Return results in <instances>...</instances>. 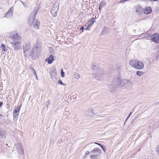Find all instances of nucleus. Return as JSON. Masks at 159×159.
Returning <instances> with one entry per match:
<instances>
[{
	"label": "nucleus",
	"mask_w": 159,
	"mask_h": 159,
	"mask_svg": "<svg viewBox=\"0 0 159 159\" xmlns=\"http://www.w3.org/2000/svg\"><path fill=\"white\" fill-rule=\"evenodd\" d=\"M92 68L93 69V77L97 80H100L104 74L103 70L98 68L96 65H93Z\"/></svg>",
	"instance_id": "obj_1"
},
{
	"label": "nucleus",
	"mask_w": 159,
	"mask_h": 159,
	"mask_svg": "<svg viewBox=\"0 0 159 159\" xmlns=\"http://www.w3.org/2000/svg\"><path fill=\"white\" fill-rule=\"evenodd\" d=\"M41 49L39 44L36 43L33 46V50L31 51L29 54L32 59L35 60L37 58V57L40 54Z\"/></svg>",
	"instance_id": "obj_2"
},
{
	"label": "nucleus",
	"mask_w": 159,
	"mask_h": 159,
	"mask_svg": "<svg viewBox=\"0 0 159 159\" xmlns=\"http://www.w3.org/2000/svg\"><path fill=\"white\" fill-rule=\"evenodd\" d=\"M113 81L115 84L112 87L114 90L116 89L118 87H122L125 85V80H122L119 76L116 77Z\"/></svg>",
	"instance_id": "obj_3"
},
{
	"label": "nucleus",
	"mask_w": 159,
	"mask_h": 159,
	"mask_svg": "<svg viewBox=\"0 0 159 159\" xmlns=\"http://www.w3.org/2000/svg\"><path fill=\"white\" fill-rule=\"evenodd\" d=\"M10 38L11 39V43H21V37L18 33H11L10 35Z\"/></svg>",
	"instance_id": "obj_4"
},
{
	"label": "nucleus",
	"mask_w": 159,
	"mask_h": 159,
	"mask_svg": "<svg viewBox=\"0 0 159 159\" xmlns=\"http://www.w3.org/2000/svg\"><path fill=\"white\" fill-rule=\"evenodd\" d=\"M31 46L30 43L29 41L26 42L25 44L23 46V52L24 55L25 57H26L28 53V51L31 48Z\"/></svg>",
	"instance_id": "obj_5"
},
{
	"label": "nucleus",
	"mask_w": 159,
	"mask_h": 159,
	"mask_svg": "<svg viewBox=\"0 0 159 159\" xmlns=\"http://www.w3.org/2000/svg\"><path fill=\"white\" fill-rule=\"evenodd\" d=\"M59 3L57 2H55L53 6L51 13L52 16L55 17L57 15V12L58 10Z\"/></svg>",
	"instance_id": "obj_6"
},
{
	"label": "nucleus",
	"mask_w": 159,
	"mask_h": 159,
	"mask_svg": "<svg viewBox=\"0 0 159 159\" xmlns=\"http://www.w3.org/2000/svg\"><path fill=\"white\" fill-rule=\"evenodd\" d=\"M151 40L157 43H159V34L155 33L151 35L150 37Z\"/></svg>",
	"instance_id": "obj_7"
},
{
	"label": "nucleus",
	"mask_w": 159,
	"mask_h": 159,
	"mask_svg": "<svg viewBox=\"0 0 159 159\" xmlns=\"http://www.w3.org/2000/svg\"><path fill=\"white\" fill-rule=\"evenodd\" d=\"M136 13L138 14H142L143 12V9L139 5H137L134 7Z\"/></svg>",
	"instance_id": "obj_8"
},
{
	"label": "nucleus",
	"mask_w": 159,
	"mask_h": 159,
	"mask_svg": "<svg viewBox=\"0 0 159 159\" xmlns=\"http://www.w3.org/2000/svg\"><path fill=\"white\" fill-rule=\"evenodd\" d=\"M14 8L13 7H11L9 11L5 15V17L7 18H9L12 17L13 15Z\"/></svg>",
	"instance_id": "obj_9"
},
{
	"label": "nucleus",
	"mask_w": 159,
	"mask_h": 159,
	"mask_svg": "<svg viewBox=\"0 0 159 159\" xmlns=\"http://www.w3.org/2000/svg\"><path fill=\"white\" fill-rule=\"evenodd\" d=\"M21 43H11L15 51H17L20 48V44Z\"/></svg>",
	"instance_id": "obj_10"
},
{
	"label": "nucleus",
	"mask_w": 159,
	"mask_h": 159,
	"mask_svg": "<svg viewBox=\"0 0 159 159\" xmlns=\"http://www.w3.org/2000/svg\"><path fill=\"white\" fill-rule=\"evenodd\" d=\"M144 66L143 63L141 61L137 60L136 69L139 70L143 69Z\"/></svg>",
	"instance_id": "obj_11"
},
{
	"label": "nucleus",
	"mask_w": 159,
	"mask_h": 159,
	"mask_svg": "<svg viewBox=\"0 0 159 159\" xmlns=\"http://www.w3.org/2000/svg\"><path fill=\"white\" fill-rule=\"evenodd\" d=\"M137 60H131L129 61V64L132 67L136 68Z\"/></svg>",
	"instance_id": "obj_12"
},
{
	"label": "nucleus",
	"mask_w": 159,
	"mask_h": 159,
	"mask_svg": "<svg viewBox=\"0 0 159 159\" xmlns=\"http://www.w3.org/2000/svg\"><path fill=\"white\" fill-rule=\"evenodd\" d=\"M57 74L56 70L55 68H52L49 71V74L51 77L52 78Z\"/></svg>",
	"instance_id": "obj_13"
},
{
	"label": "nucleus",
	"mask_w": 159,
	"mask_h": 159,
	"mask_svg": "<svg viewBox=\"0 0 159 159\" xmlns=\"http://www.w3.org/2000/svg\"><path fill=\"white\" fill-rule=\"evenodd\" d=\"M20 107H18L16 108H15L13 111L14 115L13 116L14 117V118H16V116H17L19 114L20 110Z\"/></svg>",
	"instance_id": "obj_14"
},
{
	"label": "nucleus",
	"mask_w": 159,
	"mask_h": 159,
	"mask_svg": "<svg viewBox=\"0 0 159 159\" xmlns=\"http://www.w3.org/2000/svg\"><path fill=\"white\" fill-rule=\"evenodd\" d=\"M143 12L145 14H150L152 10L150 7H147L145 8L144 10H143Z\"/></svg>",
	"instance_id": "obj_15"
},
{
	"label": "nucleus",
	"mask_w": 159,
	"mask_h": 159,
	"mask_svg": "<svg viewBox=\"0 0 159 159\" xmlns=\"http://www.w3.org/2000/svg\"><path fill=\"white\" fill-rule=\"evenodd\" d=\"M47 59L48 60V62L49 64H51L53 61L54 60L53 56L52 55H50Z\"/></svg>",
	"instance_id": "obj_16"
},
{
	"label": "nucleus",
	"mask_w": 159,
	"mask_h": 159,
	"mask_svg": "<svg viewBox=\"0 0 159 159\" xmlns=\"http://www.w3.org/2000/svg\"><path fill=\"white\" fill-rule=\"evenodd\" d=\"M6 134V132L1 129H0V136L2 138H5Z\"/></svg>",
	"instance_id": "obj_17"
},
{
	"label": "nucleus",
	"mask_w": 159,
	"mask_h": 159,
	"mask_svg": "<svg viewBox=\"0 0 159 159\" xmlns=\"http://www.w3.org/2000/svg\"><path fill=\"white\" fill-rule=\"evenodd\" d=\"M35 17L34 16H33L32 18H29V20L28 21V23L30 26H31L32 25L34 22L35 21Z\"/></svg>",
	"instance_id": "obj_18"
},
{
	"label": "nucleus",
	"mask_w": 159,
	"mask_h": 159,
	"mask_svg": "<svg viewBox=\"0 0 159 159\" xmlns=\"http://www.w3.org/2000/svg\"><path fill=\"white\" fill-rule=\"evenodd\" d=\"M86 112L87 114L91 117L95 115L91 109H89Z\"/></svg>",
	"instance_id": "obj_19"
},
{
	"label": "nucleus",
	"mask_w": 159,
	"mask_h": 159,
	"mask_svg": "<svg viewBox=\"0 0 159 159\" xmlns=\"http://www.w3.org/2000/svg\"><path fill=\"white\" fill-rule=\"evenodd\" d=\"M96 21H92L90 20L88 22V25H87V27L85 29V30H88V28L90 27L93 23Z\"/></svg>",
	"instance_id": "obj_20"
},
{
	"label": "nucleus",
	"mask_w": 159,
	"mask_h": 159,
	"mask_svg": "<svg viewBox=\"0 0 159 159\" xmlns=\"http://www.w3.org/2000/svg\"><path fill=\"white\" fill-rule=\"evenodd\" d=\"M101 152V150L99 149L98 148H94L91 151V153H100Z\"/></svg>",
	"instance_id": "obj_21"
},
{
	"label": "nucleus",
	"mask_w": 159,
	"mask_h": 159,
	"mask_svg": "<svg viewBox=\"0 0 159 159\" xmlns=\"http://www.w3.org/2000/svg\"><path fill=\"white\" fill-rule=\"evenodd\" d=\"M39 23L37 21H36L34 25V27L36 29H38L39 25Z\"/></svg>",
	"instance_id": "obj_22"
},
{
	"label": "nucleus",
	"mask_w": 159,
	"mask_h": 159,
	"mask_svg": "<svg viewBox=\"0 0 159 159\" xmlns=\"http://www.w3.org/2000/svg\"><path fill=\"white\" fill-rule=\"evenodd\" d=\"M1 48H2V52H6L7 51V49L5 47V45L4 44H2L1 45L0 47Z\"/></svg>",
	"instance_id": "obj_23"
},
{
	"label": "nucleus",
	"mask_w": 159,
	"mask_h": 159,
	"mask_svg": "<svg viewBox=\"0 0 159 159\" xmlns=\"http://www.w3.org/2000/svg\"><path fill=\"white\" fill-rule=\"evenodd\" d=\"M105 4L104 2H102L100 5H99V9L100 10L104 6H105Z\"/></svg>",
	"instance_id": "obj_24"
},
{
	"label": "nucleus",
	"mask_w": 159,
	"mask_h": 159,
	"mask_svg": "<svg viewBox=\"0 0 159 159\" xmlns=\"http://www.w3.org/2000/svg\"><path fill=\"white\" fill-rule=\"evenodd\" d=\"M98 154H92L90 155V157L91 159H96Z\"/></svg>",
	"instance_id": "obj_25"
},
{
	"label": "nucleus",
	"mask_w": 159,
	"mask_h": 159,
	"mask_svg": "<svg viewBox=\"0 0 159 159\" xmlns=\"http://www.w3.org/2000/svg\"><path fill=\"white\" fill-rule=\"evenodd\" d=\"M136 74L139 76H142L143 75V73L141 71H138L136 72Z\"/></svg>",
	"instance_id": "obj_26"
},
{
	"label": "nucleus",
	"mask_w": 159,
	"mask_h": 159,
	"mask_svg": "<svg viewBox=\"0 0 159 159\" xmlns=\"http://www.w3.org/2000/svg\"><path fill=\"white\" fill-rule=\"evenodd\" d=\"M123 68V66H117L116 68V69L119 71H121Z\"/></svg>",
	"instance_id": "obj_27"
},
{
	"label": "nucleus",
	"mask_w": 159,
	"mask_h": 159,
	"mask_svg": "<svg viewBox=\"0 0 159 159\" xmlns=\"http://www.w3.org/2000/svg\"><path fill=\"white\" fill-rule=\"evenodd\" d=\"M61 76L62 77H63L64 76L65 73L63 71V70L61 69Z\"/></svg>",
	"instance_id": "obj_28"
},
{
	"label": "nucleus",
	"mask_w": 159,
	"mask_h": 159,
	"mask_svg": "<svg viewBox=\"0 0 159 159\" xmlns=\"http://www.w3.org/2000/svg\"><path fill=\"white\" fill-rule=\"evenodd\" d=\"M58 83H59L61 85H65L63 83L62 81L61 80H58Z\"/></svg>",
	"instance_id": "obj_29"
},
{
	"label": "nucleus",
	"mask_w": 159,
	"mask_h": 159,
	"mask_svg": "<svg viewBox=\"0 0 159 159\" xmlns=\"http://www.w3.org/2000/svg\"><path fill=\"white\" fill-rule=\"evenodd\" d=\"M100 147L105 152L106 151V148L103 145H102Z\"/></svg>",
	"instance_id": "obj_30"
},
{
	"label": "nucleus",
	"mask_w": 159,
	"mask_h": 159,
	"mask_svg": "<svg viewBox=\"0 0 159 159\" xmlns=\"http://www.w3.org/2000/svg\"><path fill=\"white\" fill-rule=\"evenodd\" d=\"M75 77L77 79H79L80 78V75L79 74L75 73Z\"/></svg>",
	"instance_id": "obj_31"
},
{
	"label": "nucleus",
	"mask_w": 159,
	"mask_h": 159,
	"mask_svg": "<svg viewBox=\"0 0 159 159\" xmlns=\"http://www.w3.org/2000/svg\"><path fill=\"white\" fill-rule=\"evenodd\" d=\"M156 150L157 151V153L158 154L159 153V145L156 148Z\"/></svg>",
	"instance_id": "obj_32"
},
{
	"label": "nucleus",
	"mask_w": 159,
	"mask_h": 159,
	"mask_svg": "<svg viewBox=\"0 0 159 159\" xmlns=\"http://www.w3.org/2000/svg\"><path fill=\"white\" fill-rule=\"evenodd\" d=\"M132 112L131 111V112L129 113V115H128V117H127V119H126V120H127V119H128L129 118V116H130L131 115V114H132Z\"/></svg>",
	"instance_id": "obj_33"
},
{
	"label": "nucleus",
	"mask_w": 159,
	"mask_h": 159,
	"mask_svg": "<svg viewBox=\"0 0 159 159\" xmlns=\"http://www.w3.org/2000/svg\"><path fill=\"white\" fill-rule=\"evenodd\" d=\"M144 37L145 38H147L148 37V35L147 34H145L144 35Z\"/></svg>",
	"instance_id": "obj_34"
},
{
	"label": "nucleus",
	"mask_w": 159,
	"mask_h": 159,
	"mask_svg": "<svg viewBox=\"0 0 159 159\" xmlns=\"http://www.w3.org/2000/svg\"><path fill=\"white\" fill-rule=\"evenodd\" d=\"M96 16H95V18H94V17H93L90 20H92V21H96L95 20V19H96Z\"/></svg>",
	"instance_id": "obj_35"
},
{
	"label": "nucleus",
	"mask_w": 159,
	"mask_h": 159,
	"mask_svg": "<svg viewBox=\"0 0 159 159\" xmlns=\"http://www.w3.org/2000/svg\"><path fill=\"white\" fill-rule=\"evenodd\" d=\"M32 73L34 75H36V72L35 70H34L33 71H32Z\"/></svg>",
	"instance_id": "obj_36"
},
{
	"label": "nucleus",
	"mask_w": 159,
	"mask_h": 159,
	"mask_svg": "<svg viewBox=\"0 0 159 159\" xmlns=\"http://www.w3.org/2000/svg\"><path fill=\"white\" fill-rule=\"evenodd\" d=\"M94 143L95 144H96L99 146L100 147L102 145V144H101L98 143H97L95 142V143Z\"/></svg>",
	"instance_id": "obj_37"
},
{
	"label": "nucleus",
	"mask_w": 159,
	"mask_h": 159,
	"mask_svg": "<svg viewBox=\"0 0 159 159\" xmlns=\"http://www.w3.org/2000/svg\"><path fill=\"white\" fill-rule=\"evenodd\" d=\"M107 27H104V28L103 29V30L102 31V32H101V34H102V33L103 34V33H104L103 32L104 31V30L105 29H107Z\"/></svg>",
	"instance_id": "obj_38"
},
{
	"label": "nucleus",
	"mask_w": 159,
	"mask_h": 159,
	"mask_svg": "<svg viewBox=\"0 0 159 159\" xmlns=\"http://www.w3.org/2000/svg\"><path fill=\"white\" fill-rule=\"evenodd\" d=\"M89 152L88 151H86V152L85 154L86 155H88L89 154Z\"/></svg>",
	"instance_id": "obj_39"
},
{
	"label": "nucleus",
	"mask_w": 159,
	"mask_h": 159,
	"mask_svg": "<svg viewBox=\"0 0 159 159\" xmlns=\"http://www.w3.org/2000/svg\"><path fill=\"white\" fill-rule=\"evenodd\" d=\"M30 69L31 70H32V71L34 70V69L32 67H30Z\"/></svg>",
	"instance_id": "obj_40"
},
{
	"label": "nucleus",
	"mask_w": 159,
	"mask_h": 159,
	"mask_svg": "<svg viewBox=\"0 0 159 159\" xmlns=\"http://www.w3.org/2000/svg\"><path fill=\"white\" fill-rule=\"evenodd\" d=\"M2 117V114H0V120L1 119Z\"/></svg>",
	"instance_id": "obj_41"
},
{
	"label": "nucleus",
	"mask_w": 159,
	"mask_h": 159,
	"mask_svg": "<svg viewBox=\"0 0 159 159\" xmlns=\"http://www.w3.org/2000/svg\"><path fill=\"white\" fill-rule=\"evenodd\" d=\"M3 104V102H0V107H1Z\"/></svg>",
	"instance_id": "obj_42"
},
{
	"label": "nucleus",
	"mask_w": 159,
	"mask_h": 159,
	"mask_svg": "<svg viewBox=\"0 0 159 159\" xmlns=\"http://www.w3.org/2000/svg\"><path fill=\"white\" fill-rule=\"evenodd\" d=\"M22 2L23 4V5L24 6V7H26V4H25V3L24 2Z\"/></svg>",
	"instance_id": "obj_43"
},
{
	"label": "nucleus",
	"mask_w": 159,
	"mask_h": 159,
	"mask_svg": "<svg viewBox=\"0 0 159 159\" xmlns=\"http://www.w3.org/2000/svg\"><path fill=\"white\" fill-rule=\"evenodd\" d=\"M84 30V28L83 27H82L81 28H80V30Z\"/></svg>",
	"instance_id": "obj_44"
},
{
	"label": "nucleus",
	"mask_w": 159,
	"mask_h": 159,
	"mask_svg": "<svg viewBox=\"0 0 159 159\" xmlns=\"http://www.w3.org/2000/svg\"><path fill=\"white\" fill-rule=\"evenodd\" d=\"M93 143H89V144H93Z\"/></svg>",
	"instance_id": "obj_45"
},
{
	"label": "nucleus",
	"mask_w": 159,
	"mask_h": 159,
	"mask_svg": "<svg viewBox=\"0 0 159 159\" xmlns=\"http://www.w3.org/2000/svg\"><path fill=\"white\" fill-rule=\"evenodd\" d=\"M1 68L0 67V72H1Z\"/></svg>",
	"instance_id": "obj_46"
}]
</instances>
